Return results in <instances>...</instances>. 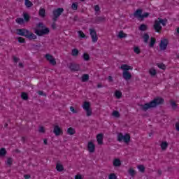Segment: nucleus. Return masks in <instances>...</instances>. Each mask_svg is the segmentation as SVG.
Masks as SVG:
<instances>
[{"mask_svg": "<svg viewBox=\"0 0 179 179\" xmlns=\"http://www.w3.org/2000/svg\"><path fill=\"white\" fill-rule=\"evenodd\" d=\"M70 111H71L73 114H78V109L74 108L73 106L70 107Z\"/></svg>", "mask_w": 179, "mask_h": 179, "instance_id": "obj_42", "label": "nucleus"}, {"mask_svg": "<svg viewBox=\"0 0 179 179\" xmlns=\"http://www.w3.org/2000/svg\"><path fill=\"white\" fill-rule=\"evenodd\" d=\"M56 170L59 173H62L64 170H65V168L64 167V164H62V162H58L56 164Z\"/></svg>", "mask_w": 179, "mask_h": 179, "instance_id": "obj_15", "label": "nucleus"}, {"mask_svg": "<svg viewBox=\"0 0 179 179\" xmlns=\"http://www.w3.org/2000/svg\"><path fill=\"white\" fill-rule=\"evenodd\" d=\"M115 96L116 99H121V97H122V92H121V91L116 90L115 92Z\"/></svg>", "mask_w": 179, "mask_h": 179, "instance_id": "obj_26", "label": "nucleus"}, {"mask_svg": "<svg viewBox=\"0 0 179 179\" xmlns=\"http://www.w3.org/2000/svg\"><path fill=\"white\" fill-rule=\"evenodd\" d=\"M75 179H83V175L77 174L74 177Z\"/></svg>", "mask_w": 179, "mask_h": 179, "instance_id": "obj_49", "label": "nucleus"}, {"mask_svg": "<svg viewBox=\"0 0 179 179\" xmlns=\"http://www.w3.org/2000/svg\"><path fill=\"white\" fill-rule=\"evenodd\" d=\"M21 97H22V99H23V100H27V99H28L27 94L25 92H22L21 94Z\"/></svg>", "mask_w": 179, "mask_h": 179, "instance_id": "obj_45", "label": "nucleus"}, {"mask_svg": "<svg viewBox=\"0 0 179 179\" xmlns=\"http://www.w3.org/2000/svg\"><path fill=\"white\" fill-rule=\"evenodd\" d=\"M155 43H156V39H155L154 38H151L150 47H153V45H155Z\"/></svg>", "mask_w": 179, "mask_h": 179, "instance_id": "obj_47", "label": "nucleus"}, {"mask_svg": "<svg viewBox=\"0 0 179 179\" xmlns=\"http://www.w3.org/2000/svg\"><path fill=\"white\" fill-rule=\"evenodd\" d=\"M53 134H55V136H61V135H64V130L59 125H55Z\"/></svg>", "mask_w": 179, "mask_h": 179, "instance_id": "obj_9", "label": "nucleus"}, {"mask_svg": "<svg viewBox=\"0 0 179 179\" xmlns=\"http://www.w3.org/2000/svg\"><path fill=\"white\" fill-rule=\"evenodd\" d=\"M39 16H41V17H45V10L43 8H41L39 9Z\"/></svg>", "mask_w": 179, "mask_h": 179, "instance_id": "obj_24", "label": "nucleus"}, {"mask_svg": "<svg viewBox=\"0 0 179 179\" xmlns=\"http://www.w3.org/2000/svg\"><path fill=\"white\" fill-rule=\"evenodd\" d=\"M108 179H118V177H117V174L115 173H111L108 175Z\"/></svg>", "mask_w": 179, "mask_h": 179, "instance_id": "obj_33", "label": "nucleus"}, {"mask_svg": "<svg viewBox=\"0 0 179 179\" xmlns=\"http://www.w3.org/2000/svg\"><path fill=\"white\" fill-rule=\"evenodd\" d=\"M103 138H104V135H103V134H99L96 135V142L98 145H103Z\"/></svg>", "mask_w": 179, "mask_h": 179, "instance_id": "obj_16", "label": "nucleus"}, {"mask_svg": "<svg viewBox=\"0 0 179 179\" xmlns=\"http://www.w3.org/2000/svg\"><path fill=\"white\" fill-rule=\"evenodd\" d=\"M6 155V150H5V148H1L0 150V157H4Z\"/></svg>", "mask_w": 179, "mask_h": 179, "instance_id": "obj_35", "label": "nucleus"}, {"mask_svg": "<svg viewBox=\"0 0 179 179\" xmlns=\"http://www.w3.org/2000/svg\"><path fill=\"white\" fill-rule=\"evenodd\" d=\"M149 73L151 76H156L157 71L155 68L152 67L149 69Z\"/></svg>", "mask_w": 179, "mask_h": 179, "instance_id": "obj_22", "label": "nucleus"}, {"mask_svg": "<svg viewBox=\"0 0 179 179\" xmlns=\"http://www.w3.org/2000/svg\"><path fill=\"white\" fill-rule=\"evenodd\" d=\"M20 66H22V64H19Z\"/></svg>", "mask_w": 179, "mask_h": 179, "instance_id": "obj_59", "label": "nucleus"}, {"mask_svg": "<svg viewBox=\"0 0 179 179\" xmlns=\"http://www.w3.org/2000/svg\"><path fill=\"white\" fill-rule=\"evenodd\" d=\"M127 36V34L124 33V31H120L117 34L118 38H125Z\"/></svg>", "mask_w": 179, "mask_h": 179, "instance_id": "obj_25", "label": "nucleus"}, {"mask_svg": "<svg viewBox=\"0 0 179 179\" xmlns=\"http://www.w3.org/2000/svg\"><path fill=\"white\" fill-rule=\"evenodd\" d=\"M117 141L119 142H124V143H129V141H131V136L128 134H122V133H118Z\"/></svg>", "mask_w": 179, "mask_h": 179, "instance_id": "obj_7", "label": "nucleus"}, {"mask_svg": "<svg viewBox=\"0 0 179 179\" xmlns=\"http://www.w3.org/2000/svg\"><path fill=\"white\" fill-rule=\"evenodd\" d=\"M16 34L18 36H22V37H26L28 40H37V36L29 29H17L16 30Z\"/></svg>", "mask_w": 179, "mask_h": 179, "instance_id": "obj_1", "label": "nucleus"}, {"mask_svg": "<svg viewBox=\"0 0 179 179\" xmlns=\"http://www.w3.org/2000/svg\"><path fill=\"white\" fill-rule=\"evenodd\" d=\"M13 59L15 62H17V61H19V59H17V57H14Z\"/></svg>", "mask_w": 179, "mask_h": 179, "instance_id": "obj_56", "label": "nucleus"}, {"mask_svg": "<svg viewBox=\"0 0 179 179\" xmlns=\"http://www.w3.org/2000/svg\"><path fill=\"white\" fill-rule=\"evenodd\" d=\"M160 148L162 150H167V148H169V143L166 141H162L160 143Z\"/></svg>", "mask_w": 179, "mask_h": 179, "instance_id": "obj_18", "label": "nucleus"}, {"mask_svg": "<svg viewBox=\"0 0 179 179\" xmlns=\"http://www.w3.org/2000/svg\"><path fill=\"white\" fill-rule=\"evenodd\" d=\"M90 34L91 36L92 43H97L99 38L97 37V33L93 29H90Z\"/></svg>", "mask_w": 179, "mask_h": 179, "instance_id": "obj_11", "label": "nucleus"}, {"mask_svg": "<svg viewBox=\"0 0 179 179\" xmlns=\"http://www.w3.org/2000/svg\"><path fill=\"white\" fill-rule=\"evenodd\" d=\"M23 17H24V22H29V20H30V15L28 13H24Z\"/></svg>", "mask_w": 179, "mask_h": 179, "instance_id": "obj_29", "label": "nucleus"}, {"mask_svg": "<svg viewBox=\"0 0 179 179\" xmlns=\"http://www.w3.org/2000/svg\"><path fill=\"white\" fill-rule=\"evenodd\" d=\"M81 80L82 82H87L89 80V76L87 74H83Z\"/></svg>", "mask_w": 179, "mask_h": 179, "instance_id": "obj_32", "label": "nucleus"}, {"mask_svg": "<svg viewBox=\"0 0 179 179\" xmlns=\"http://www.w3.org/2000/svg\"><path fill=\"white\" fill-rule=\"evenodd\" d=\"M148 29V26L145 25V24H141L140 27H139V30H141V31H145V30H147Z\"/></svg>", "mask_w": 179, "mask_h": 179, "instance_id": "obj_38", "label": "nucleus"}, {"mask_svg": "<svg viewBox=\"0 0 179 179\" xmlns=\"http://www.w3.org/2000/svg\"><path fill=\"white\" fill-rule=\"evenodd\" d=\"M120 69L123 71V78L125 80H130L131 78H132V75L128 71H132L134 68L128 64H122L120 66Z\"/></svg>", "mask_w": 179, "mask_h": 179, "instance_id": "obj_4", "label": "nucleus"}, {"mask_svg": "<svg viewBox=\"0 0 179 179\" xmlns=\"http://www.w3.org/2000/svg\"><path fill=\"white\" fill-rule=\"evenodd\" d=\"M176 129L177 131H179V122L176 124Z\"/></svg>", "mask_w": 179, "mask_h": 179, "instance_id": "obj_54", "label": "nucleus"}, {"mask_svg": "<svg viewBox=\"0 0 179 179\" xmlns=\"http://www.w3.org/2000/svg\"><path fill=\"white\" fill-rule=\"evenodd\" d=\"M104 20H106V17H99L97 18V22H104Z\"/></svg>", "mask_w": 179, "mask_h": 179, "instance_id": "obj_51", "label": "nucleus"}, {"mask_svg": "<svg viewBox=\"0 0 179 179\" xmlns=\"http://www.w3.org/2000/svg\"><path fill=\"white\" fill-rule=\"evenodd\" d=\"M83 58L85 61H89V59H90V56L87 53H84L83 55Z\"/></svg>", "mask_w": 179, "mask_h": 179, "instance_id": "obj_37", "label": "nucleus"}, {"mask_svg": "<svg viewBox=\"0 0 179 179\" xmlns=\"http://www.w3.org/2000/svg\"><path fill=\"white\" fill-rule=\"evenodd\" d=\"M164 101V99H163V98L157 97L152 101L145 103L141 107L144 111H146V110H149V108H153V107H156V106H159V104H163Z\"/></svg>", "mask_w": 179, "mask_h": 179, "instance_id": "obj_3", "label": "nucleus"}, {"mask_svg": "<svg viewBox=\"0 0 179 179\" xmlns=\"http://www.w3.org/2000/svg\"><path fill=\"white\" fill-rule=\"evenodd\" d=\"M137 169L140 171V173H145V166L138 165L137 166Z\"/></svg>", "mask_w": 179, "mask_h": 179, "instance_id": "obj_34", "label": "nucleus"}, {"mask_svg": "<svg viewBox=\"0 0 179 179\" xmlns=\"http://www.w3.org/2000/svg\"><path fill=\"white\" fill-rule=\"evenodd\" d=\"M128 173L129 176H131V177H135V176H136V171H135L134 168L130 167L128 169Z\"/></svg>", "mask_w": 179, "mask_h": 179, "instance_id": "obj_20", "label": "nucleus"}, {"mask_svg": "<svg viewBox=\"0 0 179 179\" xmlns=\"http://www.w3.org/2000/svg\"><path fill=\"white\" fill-rule=\"evenodd\" d=\"M83 110L85 112L87 117H92L93 115V109L92 108V103L85 101L82 104Z\"/></svg>", "mask_w": 179, "mask_h": 179, "instance_id": "obj_5", "label": "nucleus"}, {"mask_svg": "<svg viewBox=\"0 0 179 179\" xmlns=\"http://www.w3.org/2000/svg\"><path fill=\"white\" fill-rule=\"evenodd\" d=\"M157 65L159 69H163L164 71L166 69V65L163 64V63H159Z\"/></svg>", "mask_w": 179, "mask_h": 179, "instance_id": "obj_41", "label": "nucleus"}, {"mask_svg": "<svg viewBox=\"0 0 179 179\" xmlns=\"http://www.w3.org/2000/svg\"><path fill=\"white\" fill-rule=\"evenodd\" d=\"M143 38L145 43H147V41L149 40V35L148 34H144L143 35Z\"/></svg>", "mask_w": 179, "mask_h": 179, "instance_id": "obj_40", "label": "nucleus"}, {"mask_svg": "<svg viewBox=\"0 0 179 179\" xmlns=\"http://www.w3.org/2000/svg\"><path fill=\"white\" fill-rule=\"evenodd\" d=\"M134 51L135 54H141V49L138 46L134 47Z\"/></svg>", "mask_w": 179, "mask_h": 179, "instance_id": "obj_39", "label": "nucleus"}, {"mask_svg": "<svg viewBox=\"0 0 179 179\" xmlns=\"http://www.w3.org/2000/svg\"><path fill=\"white\" fill-rule=\"evenodd\" d=\"M78 34L80 38H86V34H85L82 31H78Z\"/></svg>", "mask_w": 179, "mask_h": 179, "instance_id": "obj_36", "label": "nucleus"}, {"mask_svg": "<svg viewBox=\"0 0 179 179\" xmlns=\"http://www.w3.org/2000/svg\"><path fill=\"white\" fill-rule=\"evenodd\" d=\"M67 134L68 135H75L76 134V130L73 127H69L67 129Z\"/></svg>", "mask_w": 179, "mask_h": 179, "instance_id": "obj_21", "label": "nucleus"}, {"mask_svg": "<svg viewBox=\"0 0 179 179\" xmlns=\"http://www.w3.org/2000/svg\"><path fill=\"white\" fill-rule=\"evenodd\" d=\"M62 12H64V8H57L55 10H53V15L55 18L57 19V17H59Z\"/></svg>", "mask_w": 179, "mask_h": 179, "instance_id": "obj_13", "label": "nucleus"}, {"mask_svg": "<svg viewBox=\"0 0 179 179\" xmlns=\"http://www.w3.org/2000/svg\"><path fill=\"white\" fill-rule=\"evenodd\" d=\"M168 44H169V41H167V39L161 40V43L159 44L160 50H166V48H167Z\"/></svg>", "mask_w": 179, "mask_h": 179, "instance_id": "obj_14", "label": "nucleus"}, {"mask_svg": "<svg viewBox=\"0 0 179 179\" xmlns=\"http://www.w3.org/2000/svg\"><path fill=\"white\" fill-rule=\"evenodd\" d=\"M178 58H179V55H178Z\"/></svg>", "mask_w": 179, "mask_h": 179, "instance_id": "obj_60", "label": "nucleus"}, {"mask_svg": "<svg viewBox=\"0 0 179 179\" xmlns=\"http://www.w3.org/2000/svg\"><path fill=\"white\" fill-rule=\"evenodd\" d=\"M114 167H120L121 166V160L118 158H115L113 162Z\"/></svg>", "mask_w": 179, "mask_h": 179, "instance_id": "obj_19", "label": "nucleus"}, {"mask_svg": "<svg viewBox=\"0 0 179 179\" xmlns=\"http://www.w3.org/2000/svg\"><path fill=\"white\" fill-rule=\"evenodd\" d=\"M171 106L173 110H176L177 108V103L174 101H171Z\"/></svg>", "mask_w": 179, "mask_h": 179, "instance_id": "obj_44", "label": "nucleus"}, {"mask_svg": "<svg viewBox=\"0 0 179 179\" xmlns=\"http://www.w3.org/2000/svg\"><path fill=\"white\" fill-rule=\"evenodd\" d=\"M135 17H137V19H139L140 20H143L145 17H148L149 16L148 13H144L142 14V10H137L134 13Z\"/></svg>", "mask_w": 179, "mask_h": 179, "instance_id": "obj_8", "label": "nucleus"}, {"mask_svg": "<svg viewBox=\"0 0 179 179\" xmlns=\"http://www.w3.org/2000/svg\"><path fill=\"white\" fill-rule=\"evenodd\" d=\"M167 23V20L158 18L155 21L154 29L157 31L162 30V26H165Z\"/></svg>", "mask_w": 179, "mask_h": 179, "instance_id": "obj_6", "label": "nucleus"}, {"mask_svg": "<svg viewBox=\"0 0 179 179\" xmlns=\"http://www.w3.org/2000/svg\"><path fill=\"white\" fill-rule=\"evenodd\" d=\"M13 164V159L12 158H8L7 160L6 161V164L8 167H10L12 164Z\"/></svg>", "mask_w": 179, "mask_h": 179, "instance_id": "obj_27", "label": "nucleus"}, {"mask_svg": "<svg viewBox=\"0 0 179 179\" xmlns=\"http://www.w3.org/2000/svg\"><path fill=\"white\" fill-rule=\"evenodd\" d=\"M177 34H178V36H179V27L177 29Z\"/></svg>", "mask_w": 179, "mask_h": 179, "instance_id": "obj_58", "label": "nucleus"}, {"mask_svg": "<svg viewBox=\"0 0 179 179\" xmlns=\"http://www.w3.org/2000/svg\"><path fill=\"white\" fill-rule=\"evenodd\" d=\"M24 5L27 8H31L33 3L30 0H25Z\"/></svg>", "mask_w": 179, "mask_h": 179, "instance_id": "obj_28", "label": "nucleus"}, {"mask_svg": "<svg viewBox=\"0 0 179 179\" xmlns=\"http://www.w3.org/2000/svg\"><path fill=\"white\" fill-rule=\"evenodd\" d=\"M24 178L29 179V178H30V176H29V175H25V176H24Z\"/></svg>", "mask_w": 179, "mask_h": 179, "instance_id": "obj_55", "label": "nucleus"}, {"mask_svg": "<svg viewBox=\"0 0 179 179\" xmlns=\"http://www.w3.org/2000/svg\"><path fill=\"white\" fill-rule=\"evenodd\" d=\"M45 58L47 59V61H48V62H50V64H51V65H57V61L55 60V58H54V57L51 55H45Z\"/></svg>", "mask_w": 179, "mask_h": 179, "instance_id": "obj_12", "label": "nucleus"}, {"mask_svg": "<svg viewBox=\"0 0 179 179\" xmlns=\"http://www.w3.org/2000/svg\"><path fill=\"white\" fill-rule=\"evenodd\" d=\"M71 9L73 10H76L78 9V3H73L71 5Z\"/></svg>", "mask_w": 179, "mask_h": 179, "instance_id": "obj_43", "label": "nucleus"}, {"mask_svg": "<svg viewBox=\"0 0 179 179\" xmlns=\"http://www.w3.org/2000/svg\"><path fill=\"white\" fill-rule=\"evenodd\" d=\"M70 69L71 71H80V64H71L69 66Z\"/></svg>", "mask_w": 179, "mask_h": 179, "instance_id": "obj_17", "label": "nucleus"}, {"mask_svg": "<svg viewBox=\"0 0 179 179\" xmlns=\"http://www.w3.org/2000/svg\"><path fill=\"white\" fill-rule=\"evenodd\" d=\"M108 82H113V77L111 76H109L108 77Z\"/></svg>", "mask_w": 179, "mask_h": 179, "instance_id": "obj_52", "label": "nucleus"}, {"mask_svg": "<svg viewBox=\"0 0 179 179\" xmlns=\"http://www.w3.org/2000/svg\"><path fill=\"white\" fill-rule=\"evenodd\" d=\"M111 115L112 117H113V118H120V117L121 116L120 112H118L117 110H113L111 113Z\"/></svg>", "mask_w": 179, "mask_h": 179, "instance_id": "obj_23", "label": "nucleus"}, {"mask_svg": "<svg viewBox=\"0 0 179 179\" xmlns=\"http://www.w3.org/2000/svg\"><path fill=\"white\" fill-rule=\"evenodd\" d=\"M87 148L90 153H94V151L96 150V145H94V141H89Z\"/></svg>", "mask_w": 179, "mask_h": 179, "instance_id": "obj_10", "label": "nucleus"}, {"mask_svg": "<svg viewBox=\"0 0 179 179\" xmlns=\"http://www.w3.org/2000/svg\"><path fill=\"white\" fill-rule=\"evenodd\" d=\"M17 40L20 43H26V40L24 39V38H22V37H18L17 38Z\"/></svg>", "mask_w": 179, "mask_h": 179, "instance_id": "obj_48", "label": "nucleus"}, {"mask_svg": "<svg viewBox=\"0 0 179 179\" xmlns=\"http://www.w3.org/2000/svg\"><path fill=\"white\" fill-rule=\"evenodd\" d=\"M79 54V50H78V49H73L71 51V55L73 57H78Z\"/></svg>", "mask_w": 179, "mask_h": 179, "instance_id": "obj_31", "label": "nucleus"}, {"mask_svg": "<svg viewBox=\"0 0 179 179\" xmlns=\"http://www.w3.org/2000/svg\"><path fill=\"white\" fill-rule=\"evenodd\" d=\"M38 132H41V134H44L45 132V128H44L43 126L39 127Z\"/></svg>", "mask_w": 179, "mask_h": 179, "instance_id": "obj_46", "label": "nucleus"}, {"mask_svg": "<svg viewBox=\"0 0 179 179\" xmlns=\"http://www.w3.org/2000/svg\"><path fill=\"white\" fill-rule=\"evenodd\" d=\"M16 23H17L18 24H24V20L23 18H17L15 20Z\"/></svg>", "mask_w": 179, "mask_h": 179, "instance_id": "obj_30", "label": "nucleus"}, {"mask_svg": "<svg viewBox=\"0 0 179 179\" xmlns=\"http://www.w3.org/2000/svg\"><path fill=\"white\" fill-rule=\"evenodd\" d=\"M38 94H39V96H44V92L42 91H39L38 92Z\"/></svg>", "mask_w": 179, "mask_h": 179, "instance_id": "obj_53", "label": "nucleus"}, {"mask_svg": "<svg viewBox=\"0 0 179 179\" xmlns=\"http://www.w3.org/2000/svg\"><path fill=\"white\" fill-rule=\"evenodd\" d=\"M34 31L36 36H45L50 33V29L47 28L42 22H39L36 24V28L34 29Z\"/></svg>", "mask_w": 179, "mask_h": 179, "instance_id": "obj_2", "label": "nucleus"}, {"mask_svg": "<svg viewBox=\"0 0 179 179\" xmlns=\"http://www.w3.org/2000/svg\"><path fill=\"white\" fill-rule=\"evenodd\" d=\"M94 9L95 12H96V13L100 12V6H99V5L94 6Z\"/></svg>", "mask_w": 179, "mask_h": 179, "instance_id": "obj_50", "label": "nucleus"}, {"mask_svg": "<svg viewBox=\"0 0 179 179\" xmlns=\"http://www.w3.org/2000/svg\"><path fill=\"white\" fill-rule=\"evenodd\" d=\"M43 143H44L45 145H47V143H48L47 139H45V140L43 141Z\"/></svg>", "mask_w": 179, "mask_h": 179, "instance_id": "obj_57", "label": "nucleus"}]
</instances>
